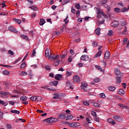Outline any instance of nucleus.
<instances>
[{
	"mask_svg": "<svg viewBox=\"0 0 129 129\" xmlns=\"http://www.w3.org/2000/svg\"><path fill=\"white\" fill-rule=\"evenodd\" d=\"M11 113H16L17 114H20V113H21L20 111H18L17 110H11Z\"/></svg>",
	"mask_w": 129,
	"mask_h": 129,
	"instance_id": "obj_20",
	"label": "nucleus"
},
{
	"mask_svg": "<svg viewBox=\"0 0 129 129\" xmlns=\"http://www.w3.org/2000/svg\"><path fill=\"white\" fill-rule=\"evenodd\" d=\"M8 30L11 31V32H14V33H17V29L14 26H10L8 27Z\"/></svg>",
	"mask_w": 129,
	"mask_h": 129,
	"instance_id": "obj_10",
	"label": "nucleus"
},
{
	"mask_svg": "<svg viewBox=\"0 0 129 129\" xmlns=\"http://www.w3.org/2000/svg\"><path fill=\"white\" fill-rule=\"evenodd\" d=\"M94 120H95V121H97V122H99L100 119H99V118L97 116H96L94 117Z\"/></svg>",
	"mask_w": 129,
	"mask_h": 129,
	"instance_id": "obj_38",
	"label": "nucleus"
},
{
	"mask_svg": "<svg viewBox=\"0 0 129 129\" xmlns=\"http://www.w3.org/2000/svg\"><path fill=\"white\" fill-rule=\"evenodd\" d=\"M86 121H87V122H88V123H91V120H90V119H89V118L87 117V118H86Z\"/></svg>",
	"mask_w": 129,
	"mask_h": 129,
	"instance_id": "obj_59",
	"label": "nucleus"
},
{
	"mask_svg": "<svg viewBox=\"0 0 129 129\" xmlns=\"http://www.w3.org/2000/svg\"><path fill=\"white\" fill-rule=\"evenodd\" d=\"M13 21H15L18 24H21V23H22V21L21 20H18V19H16V18H14Z\"/></svg>",
	"mask_w": 129,
	"mask_h": 129,
	"instance_id": "obj_35",
	"label": "nucleus"
},
{
	"mask_svg": "<svg viewBox=\"0 0 129 129\" xmlns=\"http://www.w3.org/2000/svg\"><path fill=\"white\" fill-rule=\"evenodd\" d=\"M29 9L33 10V11H37V10H38V7L36 6H30L29 7Z\"/></svg>",
	"mask_w": 129,
	"mask_h": 129,
	"instance_id": "obj_30",
	"label": "nucleus"
},
{
	"mask_svg": "<svg viewBox=\"0 0 129 129\" xmlns=\"http://www.w3.org/2000/svg\"><path fill=\"white\" fill-rule=\"evenodd\" d=\"M112 34H113L112 30H109L108 33V36H112Z\"/></svg>",
	"mask_w": 129,
	"mask_h": 129,
	"instance_id": "obj_55",
	"label": "nucleus"
},
{
	"mask_svg": "<svg viewBox=\"0 0 129 129\" xmlns=\"http://www.w3.org/2000/svg\"><path fill=\"white\" fill-rule=\"evenodd\" d=\"M48 87L47 86H45L42 87L41 88H43L44 89H47V90H50V91H55V90H54V89H51Z\"/></svg>",
	"mask_w": 129,
	"mask_h": 129,
	"instance_id": "obj_18",
	"label": "nucleus"
},
{
	"mask_svg": "<svg viewBox=\"0 0 129 129\" xmlns=\"http://www.w3.org/2000/svg\"><path fill=\"white\" fill-rule=\"evenodd\" d=\"M8 53L9 54H10V55H12V56H14V55H15L14 51L11 50H8Z\"/></svg>",
	"mask_w": 129,
	"mask_h": 129,
	"instance_id": "obj_45",
	"label": "nucleus"
},
{
	"mask_svg": "<svg viewBox=\"0 0 129 129\" xmlns=\"http://www.w3.org/2000/svg\"><path fill=\"white\" fill-rule=\"evenodd\" d=\"M72 75V73L67 71L66 74V77H69V76H71Z\"/></svg>",
	"mask_w": 129,
	"mask_h": 129,
	"instance_id": "obj_34",
	"label": "nucleus"
},
{
	"mask_svg": "<svg viewBox=\"0 0 129 129\" xmlns=\"http://www.w3.org/2000/svg\"><path fill=\"white\" fill-rule=\"evenodd\" d=\"M119 94L120 95H124L125 94V91H124L123 89H120L118 92Z\"/></svg>",
	"mask_w": 129,
	"mask_h": 129,
	"instance_id": "obj_19",
	"label": "nucleus"
},
{
	"mask_svg": "<svg viewBox=\"0 0 129 129\" xmlns=\"http://www.w3.org/2000/svg\"><path fill=\"white\" fill-rule=\"evenodd\" d=\"M3 74L5 75H9V74H10V72L8 71H3Z\"/></svg>",
	"mask_w": 129,
	"mask_h": 129,
	"instance_id": "obj_54",
	"label": "nucleus"
},
{
	"mask_svg": "<svg viewBox=\"0 0 129 129\" xmlns=\"http://www.w3.org/2000/svg\"><path fill=\"white\" fill-rule=\"evenodd\" d=\"M120 25L122 27H124V26H126V21H122L120 22Z\"/></svg>",
	"mask_w": 129,
	"mask_h": 129,
	"instance_id": "obj_42",
	"label": "nucleus"
},
{
	"mask_svg": "<svg viewBox=\"0 0 129 129\" xmlns=\"http://www.w3.org/2000/svg\"><path fill=\"white\" fill-rule=\"evenodd\" d=\"M21 37L24 39L25 40H28V36L24 35H21Z\"/></svg>",
	"mask_w": 129,
	"mask_h": 129,
	"instance_id": "obj_53",
	"label": "nucleus"
},
{
	"mask_svg": "<svg viewBox=\"0 0 129 129\" xmlns=\"http://www.w3.org/2000/svg\"><path fill=\"white\" fill-rule=\"evenodd\" d=\"M122 77V76H117V77L116 78V83H120L121 82V78Z\"/></svg>",
	"mask_w": 129,
	"mask_h": 129,
	"instance_id": "obj_11",
	"label": "nucleus"
},
{
	"mask_svg": "<svg viewBox=\"0 0 129 129\" xmlns=\"http://www.w3.org/2000/svg\"><path fill=\"white\" fill-rule=\"evenodd\" d=\"M100 97L101 98H105V94L103 93L100 94Z\"/></svg>",
	"mask_w": 129,
	"mask_h": 129,
	"instance_id": "obj_49",
	"label": "nucleus"
},
{
	"mask_svg": "<svg viewBox=\"0 0 129 129\" xmlns=\"http://www.w3.org/2000/svg\"><path fill=\"white\" fill-rule=\"evenodd\" d=\"M127 31V28L126 26L125 27L124 31L122 32V35H124L125 34V32Z\"/></svg>",
	"mask_w": 129,
	"mask_h": 129,
	"instance_id": "obj_52",
	"label": "nucleus"
},
{
	"mask_svg": "<svg viewBox=\"0 0 129 129\" xmlns=\"http://www.w3.org/2000/svg\"><path fill=\"white\" fill-rule=\"evenodd\" d=\"M30 53V52L28 51L27 52V54L25 55L24 57L23 58L22 61H25V60H26V58H27V57H28V55H29V53Z\"/></svg>",
	"mask_w": 129,
	"mask_h": 129,
	"instance_id": "obj_50",
	"label": "nucleus"
},
{
	"mask_svg": "<svg viewBox=\"0 0 129 129\" xmlns=\"http://www.w3.org/2000/svg\"><path fill=\"white\" fill-rule=\"evenodd\" d=\"M59 62H60V60H57L54 61V63H53V66H55V67H56V66H59Z\"/></svg>",
	"mask_w": 129,
	"mask_h": 129,
	"instance_id": "obj_25",
	"label": "nucleus"
},
{
	"mask_svg": "<svg viewBox=\"0 0 129 129\" xmlns=\"http://www.w3.org/2000/svg\"><path fill=\"white\" fill-rule=\"evenodd\" d=\"M114 12H115L117 13H120L121 12V10L120 8H114Z\"/></svg>",
	"mask_w": 129,
	"mask_h": 129,
	"instance_id": "obj_36",
	"label": "nucleus"
},
{
	"mask_svg": "<svg viewBox=\"0 0 129 129\" xmlns=\"http://www.w3.org/2000/svg\"><path fill=\"white\" fill-rule=\"evenodd\" d=\"M99 81H100V79L98 78L94 79V82H96V83H98V82H99Z\"/></svg>",
	"mask_w": 129,
	"mask_h": 129,
	"instance_id": "obj_51",
	"label": "nucleus"
},
{
	"mask_svg": "<svg viewBox=\"0 0 129 129\" xmlns=\"http://www.w3.org/2000/svg\"><path fill=\"white\" fill-rule=\"evenodd\" d=\"M111 26L112 27H114V28H116V27H117L118 26V22L117 21H113L112 23H111Z\"/></svg>",
	"mask_w": 129,
	"mask_h": 129,
	"instance_id": "obj_13",
	"label": "nucleus"
},
{
	"mask_svg": "<svg viewBox=\"0 0 129 129\" xmlns=\"http://www.w3.org/2000/svg\"><path fill=\"white\" fill-rule=\"evenodd\" d=\"M54 78L56 80H58V81H60V78H62V75L56 74V75L54 76Z\"/></svg>",
	"mask_w": 129,
	"mask_h": 129,
	"instance_id": "obj_14",
	"label": "nucleus"
},
{
	"mask_svg": "<svg viewBox=\"0 0 129 129\" xmlns=\"http://www.w3.org/2000/svg\"><path fill=\"white\" fill-rule=\"evenodd\" d=\"M15 102H14L13 101H9V103L10 104H11L12 105H14V104H15Z\"/></svg>",
	"mask_w": 129,
	"mask_h": 129,
	"instance_id": "obj_64",
	"label": "nucleus"
},
{
	"mask_svg": "<svg viewBox=\"0 0 129 129\" xmlns=\"http://www.w3.org/2000/svg\"><path fill=\"white\" fill-rule=\"evenodd\" d=\"M107 121L108 123H111L112 125L115 124V121L113 120L112 118H108Z\"/></svg>",
	"mask_w": 129,
	"mask_h": 129,
	"instance_id": "obj_12",
	"label": "nucleus"
},
{
	"mask_svg": "<svg viewBox=\"0 0 129 129\" xmlns=\"http://www.w3.org/2000/svg\"><path fill=\"white\" fill-rule=\"evenodd\" d=\"M36 100L37 101H41L42 100V97L40 96L36 97Z\"/></svg>",
	"mask_w": 129,
	"mask_h": 129,
	"instance_id": "obj_46",
	"label": "nucleus"
},
{
	"mask_svg": "<svg viewBox=\"0 0 129 129\" xmlns=\"http://www.w3.org/2000/svg\"><path fill=\"white\" fill-rule=\"evenodd\" d=\"M81 60L82 61H88L89 60V57L87 55H83L81 57Z\"/></svg>",
	"mask_w": 129,
	"mask_h": 129,
	"instance_id": "obj_9",
	"label": "nucleus"
},
{
	"mask_svg": "<svg viewBox=\"0 0 129 129\" xmlns=\"http://www.w3.org/2000/svg\"><path fill=\"white\" fill-rule=\"evenodd\" d=\"M27 99H28V98L26 96H22L20 97V100H22V101H26Z\"/></svg>",
	"mask_w": 129,
	"mask_h": 129,
	"instance_id": "obj_24",
	"label": "nucleus"
},
{
	"mask_svg": "<svg viewBox=\"0 0 129 129\" xmlns=\"http://www.w3.org/2000/svg\"><path fill=\"white\" fill-rule=\"evenodd\" d=\"M109 56H110V52L108 51H106L104 53V59L106 60V61H107L108 60V58H109Z\"/></svg>",
	"mask_w": 129,
	"mask_h": 129,
	"instance_id": "obj_7",
	"label": "nucleus"
},
{
	"mask_svg": "<svg viewBox=\"0 0 129 129\" xmlns=\"http://www.w3.org/2000/svg\"><path fill=\"white\" fill-rule=\"evenodd\" d=\"M70 126L71 127H74V126H75V123H71L70 124Z\"/></svg>",
	"mask_w": 129,
	"mask_h": 129,
	"instance_id": "obj_62",
	"label": "nucleus"
},
{
	"mask_svg": "<svg viewBox=\"0 0 129 129\" xmlns=\"http://www.w3.org/2000/svg\"><path fill=\"white\" fill-rule=\"evenodd\" d=\"M107 2H108L107 0H101L100 3L102 5H105V4H107Z\"/></svg>",
	"mask_w": 129,
	"mask_h": 129,
	"instance_id": "obj_37",
	"label": "nucleus"
},
{
	"mask_svg": "<svg viewBox=\"0 0 129 129\" xmlns=\"http://www.w3.org/2000/svg\"><path fill=\"white\" fill-rule=\"evenodd\" d=\"M73 116L72 115H68L66 116V120H68V119H73Z\"/></svg>",
	"mask_w": 129,
	"mask_h": 129,
	"instance_id": "obj_29",
	"label": "nucleus"
},
{
	"mask_svg": "<svg viewBox=\"0 0 129 129\" xmlns=\"http://www.w3.org/2000/svg\"><path fill=\"white\" fill-rule=\"evenodd\" d=\"M75 8H76L77 10H79V9H80V5L79 4H77L75 6Z\"/></svg>",
	"mask_w": 129,
	"mask_h": 129,
	"instance_id": "obj_60",
	"label": "nucleus"
},
{
	"mask_svg": "<svg viewBox=\"0 0 129 129\" xmlns=\"http://www.w3.org/2000/svg\"><path fill=\"white\" fill-rule=\"evenodd\" d=\"M97 45H98V43H97V42L95 41L92 43L93 47H96Z\"/></svg>",
	"mask_w": 129,
	"mask_h": 129,
	"instance_id": "obj_58",
	"label": "nucleus"
},
{
	"mask_svg": "<svg viewBox=\"0 0 129 129\" xmlns=\"http://www.w3.org/2000/svg\"><path fill=\"white\" fill-rule=\"evenodd\" d=\"M129 9V8H122L121 11L122 13H124L125 12H127V10Z\"/></svg>",
	"mask_w": 129,
	"mask_h": 129,
	"instance_id": "obj_41",
	"label": "nucleus"
},
{
	"mask_svg": "<svg viewBox=\"0 0 129 129\" xmlns=\"http://www.w3.org/2000/svg\"><path fill=\"white\" fill-rule=\"evenodd\" d=\"M94 106H95V107H99V106H100V104H98V103H94Z\"/></svg>",
	"mask_w": 129,
	"mask_h": 129,
	"instance_id": "obj_57",
	"label": "nucleus"
},
{
	"mask_svg": "<svg viewBox=\"0 0 129 129\" xmlns=\"http://www.w3.org/2000/svg\"><path fill=\"white\" fill-rule=\"evenodd\" d=\"M57 59H59V55H56V56H53V60L54 61H56Z\"/></svg>",
	"mask_w": 129,
	"mask_h": 129,
	"instance_id": "obj_56",
	"label": "nucleus"
},
{
	"mask_svg": "<svg viewBox=\"0 0 129 129\" xmlns=\"http://www.w3.org/2000/svg\"><path fill=\"white\" fill-rule=\"evenodd\" d=\"M69 3H70V0H63L62 2L61 3V5L64 6V5H66V4H68Z\"/></svg>",
	"mask_w": 129,
	"mask_h": 129,
	"instance_id": "obj_26",
	"label": "nucleus"
},
{
	"mask_svg": "<svg viewBox=\"0 0 129 129\" xmlns=\"http://www.w3.org/2000/svg\"><path fill=\"white\" fill-rule=\"evenodd\" d=\"M81 89H83L86 92H88L89 91V89H87V83H85L84 82H82V87Z\"/></svg>",
	"mask_w": 129,
	"mask_h": 129,
	"instance_id": "obj_3",
	"label": "nucleus"
},
{
	"mask_svg": "<svg viewBox=\"0 0 129 129\" xmlns=\"http://www.w3.org/2000/svg\"><path fill=\"white\" fill-rule=\"evenodd\" d=\"M83 104H84V105L88 106V105H89V103L87 101H84L83 102Z\"/></svg>",
	"mask_w": 129,
	"mask_h": 129,
	"instance_id": "obj_63",
	"label": "nucleus"
},
{
	"mask_svg": "<svg viewBox=\"0 0 129 129\" xmlns=\"http://www.w3.org/2000/svg\"><path fill=\"white\" fill-rule=\"evenodd\" d=\"M46 23V21H45V20H44L42 18H41L40 19V22H39V25L40 26H43V25H44V24H45Z\"/></svg>",
	"mask_w": 129,
	"mask_h": 129,
	"instance_id": "obj_17",
	"label": "nucleus"
},
{
	"mask_svg": "<svg viewBox=\"0 0 129 129\" xmlns=\"http://www.w3.org/2000/svg\"><path fill=\"white\" fill-rule=\"evenodd\" d=\"M100 31H101V29H100V28H97L95 30V33L97 35H99L100 34Z\"/></svg>",
	"mask_w": 129,
	"mask_h": 129,
	"instance_id": "obj_27",
	"label": "nucleus"
},
{
	"mask_svg": "<svg viewBox=\"0 0 129 129\" xmlns=\"http://www.w3.org/2000/svg\"><path fill=\"white\" fill-rule=\"evenodd\" d=\"M64 22L66 25H68V23H69V20H68V16H67L66 18L64 19Z\"/></svg>",
	"mask_w": 129,
	"mask_h": 129,
	"instance_id": "obj_32",
	"label": "nucleus"
},
{
	"mask_svg": "<svg viewBox=\"0 0 129 129\" xmlns=\"http://www.w3.org/2000/svg\"><path fill=\"white\" fill-rule=\"evenodd\" d=\"M58 120H59V119H58L57 118H54L51 117L43 120V121H46V122H49V123H52V122H56V121H58Z\"/></svg>",
	"mask_w": 129,
	"mask_h": 129,
	"instance_id": "obj_1",
	"label": "nucleus"
},
{
	"mask_svg": "<svg viewBox=\"0 0 129 129\" xmlns=\"http://www.w3.org/2000/svg\"><path fill=\"white\" fill-rule=\"evenodd\" d=\"M0 96L2 97V98H5L6 96H8V95H10V92H4V91H0Z\"/></svg>",
	"mask_w": 129,
	"mask_h": 129,
	"instance_id": "obj_4",
	"label": "nucleus"
},
{
	"mask_svg": "<svg viewBox=\"0 0 129 129\" xmlns=\"http://www.w3.org/2000/svg\"><path fill=\"white\" fill-rule=\"evenodd\" d=\"M73 81H75V82H77V83H79L80 82V78L79 76L75 75L74 76Z\"/></svg>",
	"mask_w": 129,
	"mask_h": 129,
	"instance_id": "obj_8",
	"label": "nucleus"
},
{
	"mask_svg": "<svg viewBox=\"0 0 129 129\" xmlns=\"http://www.w3.org/2000/svg\"><path fill=\"white\" fill-rule=\"evenodd\" d=\"M54 96L53 97V99H56L62 98V97H65L66 95L62 93H55L54 94Z\"/></svg>",
	"mask_w": 129,
	"mask_h": 129,
	"instance_id": "obj_2",
	"label": "nucleus"
},
{
	"mask_svg": "<svg viewBox=\"0 0 129 129\" xmlns=\"http://www.w3.org/2000/svg\"><path fill=\"white\" fill-rule=\"evenodd\" d=\"M102 11L100 10H98L97 11V17L98 18H100L101 17V14H102Z\"/></svg>",
	"mask_w": 129,
	"mask_h": 129,
	"instance_id": "obj_21",
	"label": "nucleus"
},
{
	"mask_svg": "<svg viewBox=\"0 0 129 129\" xmlns=\"http://www.w3.org/2000/svg\"><path fill=\"white\" fill-rule=\"evenodd\" d=\"M49 84L51 85V86H53V85H54V86H57V85H58V81H54L50 83Z\"/></svg>",
	"mask_w": 129,
	"mask_h": 129,
	"instance_id": "obj_16",
	"label": "nucleus"
},
{
	"mask_svg": "<svg viewBox=\"0 0 129 129\" xmlns=\"http://www.w3.org/2000/svg\"><path fill=\"white\" fill-rule=\"evenodd\" d=\"M0 104L3 105L4 106H7V105H8V103L5 102H4V101L1 100H0Z\"/></svg>",
	"mask_w": 129,
	"mask_h": 129,
	"instance_id": "obj_28",
	"label": "nucleus"
},
{
	"mask_svg": "<svg viewBox=\"0 0 129 129\" xmlns=\"http://www.w3.org/2000/svg\"><path fill=\"white\" fill-rule=\"evenodd\" d=\"M36 99L37 98L35 96H33L30 98V100H31L32 101H36Z\"/></svg>",
	"mask_w": 129,
	"mask_h": 129,
	"instance_id": "obj_43",
	"label": "nucleus"
},
{
	"mask_svg": "<svg viewBox=\"0 0 129 129\" xmlns=\"http://www.w3.org/2000/svg\"><path fill=\"white\" fill-rule=\"evenodd\" d=\"M68 53V52L66 51L62 55H60V57L61 58V59H64V58H65V57H66V56H67V54Z\"/></svg>",
	"mask_w": 129,
	"mask_h": 129,
	"instance_id": "obj_22",
	"label": "nucleus"
},
{
	"mask_svg": "<svg viewBox=\"0 0 129 129\" xmlns=\"http://www.w3.org/2000/svg\"><path fill=\"white\" fill-rule=\"evenodd\" d=\"M109 90H110V91H114L115 90V87H113V86L109 87Z\"/></svg>",
	"mask_w": 129,
	"mask_h": 129,
	"instance_id": "obj_33",
	"label": "nucleus"
},
{
	"mask_svg": "<svg viewBox=\"0 0 129 129\" xmlns=\"http://www.w3.org/2000/svg\"><path fill=\"white\" fill-rule=\"evenodd\" d=\"M91 114L93 115V116H97V114H96V112H95L94 111H91Z\"/></svg>",
	"mask_w": 129,
	"mask_h": 129,
	"instance_id": "obj_47",
	"label": "nucleus"
},
{
	"mask_svg": "<svg viewBox=\"0 0 129 129\" xmlns=\"http://www.w3.org/2000/svg\"><path fill=\"white\" fill-rule=\"evenodd\" d=\"M66 117V115H65V113L62 112L60 114H59L58 116H57V118L59 119H65Z\"/></svg>",
	"mask_w": 129,
	"mask_h": 129,
	"instance_id": "obj_6",
	"label": "nucleus"
},
{
	"mask_svg": "<svg viewBox=\"0 0 129 129\" xmlns=\"http://www.w3.org/2000/svg\"><path fill=\"white\" fill-rule=\"evenodd\" d=\"M45 68L46 70L50 71L51 70V68L49 66V65H46L45 66Z\"/></svg>",
	"mask_w": 129,
	"mask_h": 129,
	"instance_id": "obj_48",
	"label": "nucleus"
},
{
	"mask_svg": "<svg viewBox=\"0 0 129 129\" xmlns=\"http://www.w3.org/2000/svg\"><path fill=\"white\" fill-rule=\"evenodd\" d=\"M126 43H127V38H125L123 39V43L126 44Z\"/></svg>",
	"mask_w": 129,
	"mask_h": 129,
	"instance_id": "obj_61",
	"label": "nucleus"
},
{
	"mask_svg": "<svg viewBox=\"0 0 129 129\" xmlns=\"http://www.w3.org/2000/svg\"><path fill=\"white\" fill-rule=\"evenodd\" d=\"M95 67L97 69H98V70H100V71L101 72H102V68H101V67H100L98 65H96Z\"/></svg>",
	"mask_w": 129,
	"mask_h": 129,
	"instance_id": "obj_40",
	"label": "nucleus"
},
{
	"mask_svg": "<svg viewBox=\"0 0 129 129\" xmlns=\"http://www.w3.org/2000/svg\"><path fill=\"white\" fill-rule=\"evenodd\" d=\"M102 54V51L101 50H99L97 54L95 55L96 58H97V57H100L101 56V54Z\"/></svg>",
	"mask_w": 129,
	"mask_h": 129,
	"instance_id": "obj_23",
	"label": "nucleus"
},
{
	"mask_svg": "<svg viewBox=\"0 0 129 129\" xmlns=\"http://www.w3.org/2000/svg\"><path fill=\"white\" fill-rule=\"evenodd\" d=\"M114 118L116 120V121H118L119 122L121 121V117H120L119 116H114Z\"/></svg>",
	"mask_w": 129,
	"mask_h": 129,
	"instance_id": "obj_15",
	"label": "nucleus"
},
{
	"mask_svg": "<svg viewBox=\"0 0 129 129\" xmlns=\"http://www.w3.org/2000/svg\"><path fill=\"white\" fill-rule=\"evenodd\" d=\"M115 71V74L117 76H122V73L120 72V71L119 70V69L118 68H115L114 70Z\"/></svg>",
	"mask_w": 129,
	"mask_h": 129,
	"instance_id": "obj_5",
	"label": "nucleus"
},
{
	"mask_svg": "<svg viewBox=\"0 0 129 129\" xmlns=\"http://www.w3.org/2000/svg\"><path fill=\"white\" fill-rule=\"evenodd\" d=\"M20 75H22V76H26V75H28V73L26 72H22L20 73Z\"/></svg>",
	"mask_w": 129,
	"mask_h": 129,
	"instance_id": "obj_44",
	"label": "nucleus"
},
{
	"mask_svg": "<svg viewBox=\"0 0 129 129\" xmlns=\"http://www.w3.org/2000/svg\"><path fill=\"white\" fill-rule=\"evenodd\" d=\"M25 67H26V62H24L21 64L20 68H21V69H23L25 68Z\"/></svg>",
	"mask_w": 129,
	"mask_h": 129,
	"instance_id": "obj_39",
	"label": "nucleus"
},
{
	"mask_svg": "<svg viewBox=\"0 0 129 129\" xmlns=\"http://www.w3.org/2000/svg\"><path fill=\"white\" fill-rule=\"evenodd\" d=\"M82 124L83 126H85V127H87L88 126V123H87V122H86V121H83Z\"/></svg>",
	"mask_w": 129,
	"mask_h": 129,
	"instance_id": "obj_31",
	"label": "nucleus"
}]
</instances>
